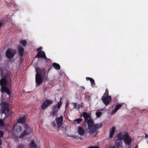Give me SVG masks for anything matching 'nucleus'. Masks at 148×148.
Wrapping results in <instances>:
<instances>
[{
  "label": "nucleus",
  "instance_id": "41",
  "mask_svg": "<svg viewBox=\"0 0 148 148\" xmlns=\"http://www.w3.org/2000/svg\"><path fill=\"white\" fill-rule=\"evenodd\" d=\"M80 105L79 104L78 105V107H77V108H78V109L80 107Z\"/></svg>",
  "mask_w": 148,
  "mask_h": 148
},
{
  "label": "nucleus",
  "instance_id": "15",
  "mask_svg": "<svg viewBox=\"0 0 148 148\" xmlns=\"http://www.w3.org/2000/svg\"><path fill=\"white\" fill-rule=\"evenodd\" d=\"M122 106V104H119L116 105L114 109L112 110L111 113V115H112L114 114Z\"/></svg>",
  "mask_w": 148,
  "mask_h": 148
},
{
  "label": "nucleus",
  "instance_id": "17",
  "mask_svg": "<svg viewBox=\"0 0 148 148\" xmlns=\"http://www.w3.org/2000/svg\"><path fill=\"white\" fill-rule=\"evenodd\" d=\"M14 130L17 132H20L22 131V128L21 126L17 125H14L13 127Z\"/></svg>",
  "mask_w": 148,
  "mask_h": 148
},
{
  "label": "nucleus",
  "instance_id": "10",
  "mask_svg": "<svg viewBox=\"0 0 148 148\" xmlns=\"http://www.w3.org/2000/svg\"><path fill=\"white\" fill-rule=\"evenodd\" d=\"M36 73H38V74L40 75L42 77L44 78V77H45L46 71L45 69H42L37 67L36 69Z\"/></svg>",
  "mask_w": 148,
  "mask_h": 148
},
{
  "label": "nucleus",
  "instance_id": "9",
  "mask_svg": "<svg viewBox=\"0 0 148 148\" xmlns=\"http://www.w3.org/2000/svg\"><path fill=\"white\" fill-rule=\"evenodd\" d=\"M43 81L42 77L38 75V73H36V86H39L42 83Z\"/></svg>",
  "mask_w": 148,
  "mask_h": 148
},
{
  "label": "nucleus",
  "instance_id": "14",
  "mask_svg": "<svg viewBox=\"0 0 148 148\" xmlns=\"http://www.w3.org/2000/svg\"><path fill=\"white\" fill-rule=\"evenodd\" d=\"M17 49L19 55L21 57L23 56L24 53V50L23 48L21 45H19L18 46Z\"/></svg>",
  "mask_w": 148,
  "mask_h": 148
},
{
  "label": "nucleus",
  "instance_id": "6",
  "mask_svg": "<svg viewBox=\"0 0 148 148\" xmlns=\"http://www.w3.org/2000/svg\"><path fill=\"white\" fill-rule=\"evenodd\" d=\"M53 102V101L48 99H46L44 102L41 104V108L43 110H45L49 106L51 105Z\"/></svg>",
  "mask_w": 148,
  "mask_h": 148
},
{
  "label": "nucleus",
  "instance_id": "39",
  "mask_svg": "<svg viewBox=\"0 0 148 148\" xmlns=\"http://www.w3.org/2000/svg\"><path fill=\"white\" fill-rule=\"evenodd\" d=\"M131 144H130V145H127V148H131Z\"/></svg>",
  "mask_w": 148,
  "mask_h": 148
},
{
  "label": "nucleus",
  "instance_id": "44",
  "mask_svg": "<svg viewBox=\"0 0 148 148\" xmlns=\"http://www.w3.org/2000/svg\"><path fill=\"white\" fill-rule=\"evenodd\" d=\"M147 135L146 134H145V137H147Z\"/></svg>",
  "mask_w": 148,
  "mask_h": 148
},
{
  "label": "nucleus",
  "instance_id": "16",
  "mask_svg": "<svg viewBox=\"0 0 148 148\" xmlns=\"http://www.w3.org/2000/svg\"><path fill=\"white\" fill-rule=\"evenodd\" d=\"M127 132H121L119 133L117 135V139L118 140H121L125 137V135Z\"/></svg>",
  "mask_w": 148,
  "mask_h": 148
},
{
  "label": "nucleus",
  "instance_id": "18",
  "mask_svg": "<svg viewBox=\"0 0 148 148\" xmlns=\"http://www.w3.org/2000/svg\"><path fill=\"white\" fill-rule=\"evenodd\" d=\"M29 148H37V146L34 140H32L29 143Z\"/></svg>",
  "mask_w": 148,
  "mask_h": 148
},
{
  "label": "nucleus",
  "instance_id": "12",
  "mask_svg": "<svg viewBox=\"0 0 148 148\" xmlns=\"http://www.w3.org/2000/svg\"><path fill=\"white\" fill-rule=\"evenodd\" d=\"M63 117L62 116H60L59 117H57L55 119L57 124V127H60L62 124Z\"/></svg>",
  "mask_w": 148,
  "mask_h": 148
},
{
  "label": "nucleus",
  "instance_id": "13",
  "mask_svg": "<svg viewBox=\"0 0 148 148\" xmlns=\"http://www.w3.org/2000/svg\"><path fill=\"white\" fill-rule=\"evenodd\" d=\"M58 109L57 108L56 106H54L52 109V111L50 112V115L53 118L55 116H57Z\"/></svg>",
  "mask_w": 148,
  "mask_h": 148
},
{
  "label": "nucleus",
  "instance_id": "40",
  "mask_svg": "<svg viewBox=\"0 0 148 148\" xmlns=\"http://www.w3.org/2000/svg\"><path fill=\"white\" fill-rule=\"evenodd\" d=\"M110 148H115V147L112 146H110Z\"/></svg>",
  "mask_w": 148,
  "mask_h": 148
},
{
  "label": "nucleus",
  "instance_id": "33",
  "mask_svg": "<svg viewBox=\"0 0 148 148\" xmlns=\"http://www.w3.org/2000/svg\"><path fill=\"white\" fill-rule=\"evenodd\" d=\"M87 148H99V147L98 146H90L88 147Z\"/></svg>",
  "mask_w": 148,
  "mask_h": 148
},
{
  "label": "nucleus",
  "instance_id": "43",
  "mask_svg": "<svg viewBox=\"0 0 148 148\" xmlns=\"http://www.w3.org/2000/svg\"><path fill=\"white\" fill-rule=\"evenodd\" d=\"M47 87H44V88L45 89H45H47Z\"/></svg>",
  "mask_w": 148,
  "mask_h": 148
},
{
  "label": "nucleus",
  "instance_id": "46",
  "mask_svg": "<svg viewBox=\"0 0 148 148\" xmlns=\"http://www.w3.org/2000/svg\"><path fill=\"white\" fill-rule=\"evenodd\" d=\"M45 78H45L46 80H47V77H45Z\"/></svg>",
  "mask_w": 148,
  "mask_h": 148
},
{
  "label": "nucleus",
  "instance_id": "11",
  "mask_svg": "<svg viewBox=\"0 0 148 148\" xmlns=\"http://www.w3.org/2000/svg\"><path fill=\"white\" fill-rule=\"evenodd\" d=\"M43 58L45 60H47V58L46 56L45 53L43 51H38L35 58Z\"/></svg>",
  "mask_w": 148,
  "mask_h": 148
},
{
  "label": "nucleus",
  "instance_id": "25",
  "mask_svg": "<svg viewBox=\"0 0 148 148\" xmlns=\"http://www.w3.org/2000/svg\"><path fill=\"white\" fill-rule=\"evenodd\" d=\"M61 98H60V101L58 102L56 104V106H57V108L58 109L60 108L61 107V105H62V103L63 102H61Z\"/></svg>",
  "mask_w": 148,
  "mask_h": 148
},
{
  "label": "nucleus",
  "instance_id": "35",
  "mask_svg": "<svg viewBox=\"0 0 148 148\" xmlns=\"http://www.w3.org/2000/svg\"><path fill=\"white\" fill-rule=\"evenodd\" d=\"M69 104V102L68 101H67L66 102V105H65V108H67L68 107Z\"/></svg>",
  "mask_w": 148,
  "mask_h": 148
},
{
  "label": "nucleus",
  "instance_id": "32",
  "mask_svg": "<svg viewBox=\"0 0 148 148\" xmlns=\"http://www.w3.org/2000/svg\"><path fill=\"white\" fill-rule=\"evenodd\" d=\"M51 125L53 127H56V123L54 121H52L51 122Z\"/></svg>",
  "mask_w": 148,
  "mask_h": 148
},
{
  "label": "nucleus",
  "instance_id": "31",
  "mask_svg": "<svg viewBox=\"0 0 148 148\" xmlns=\"http://www.w3.org/2000/svg\"><path fill=\"white\" fill-rule=\"evenodd\" d=\"M3 132L2 131H0V138L3 137Z\"/></svg>",
  "mask_w": 148,
  "mask_h": 148
},
{
  "label": "nucleus",
  "instance_id": "19",
  "mask_svg": "<svg viewBox=\"0 0 148 148\" xmlns=\"http://www.w3.org/2000/svg\"><path fill=\"white\" fill-rule=\"evenodd\" d=\"M82 115L85 119V121H87V120H88V119H89L90 118H91L90 115L86 112H83L82 113Z\"/></svg>",
  "mask_w": 148,
  "mask_h": 148
},
{
  "label": "nucleus",
  "instance_id": "3",
  "mask_svg": "<svg viewBox=\"0 0 148 148\" xmlns=\"http://www.w3.org/2000/svg\"><path fill=\"white\" fill-rule=\"evenodd\" d=\"M9 110L8 103L6 102L1 103L0 105V110L1 112L11 117L12 116V113H10Z\"/></svg>",
  "mask_w": 148,
  "mask_h": 148
},
{
  "label": "nucleus",
  "instance_id": "30",
  "mask_svg": "<svg viewBox=\"0 0 148 148\" xmlns=\"http://www.w3.org/2000/svg\"><path fill=\"white\" fill-rule=\"evenodd\" d=\"M24 145L22 144H20L18 146V148H24Z\"/></svg>",
  "mask_w": 148,
  "mask_h": 148
},
{
  "label": "nucleus",
  "instance_id": "24",
  "mask_svg": "<svg viewBox=\"0 0 148 148\" xmlns=\"http://www.w3.org/2000/svg\"><path fill=\"white\" fill-rule=\"evenodd\" d=\"M82 121V119L81 118L75 119L74 121V124L76 125L78 124L79 123Z\"/></svg>",
  "mask_w": 148,
  "mask_h": 148
},
{
  "label": "nucleus",
  "instance_id": "22",
  "mask_svg": "<svg viewBox=\"0 0 148 148\" xmlns=\"http://www.w3.org/2000/svg\"><path fill=\"white\" fill-rule=\"evenodd\" d=\"M86 79L87 80H89L90 81L92 86H95V82L94 80L92 78L89 77H86Z\"/></svg>",
  "mask_w": 148,
  "mask_h": 148
},
{
  "label": "nucleus",
  "instance_id": "20",
  "mask_svg": "<svg viewBox=\"0 0 148 148\" xmlns=\"http://www.w3.org/2000/svg\"><path fill=\"white\" fill-rule=\"evenodd\" d=\"M78 132L79 134L81 135H83L85 134L84 130L81 127H78Z\"/></svg>",
  "mask_w": 148,
  "mask_h": 148
},
{
  "label": "nucleus",
  "instance_id": "1",
  "mask_svg": "<svg viewBox=\"0 0 148 148\" xmlns=\"http://www.w3.org/2000/svg\"><path fill=\"white\" fill-rule=\"evenodd\" d=\"M26 118L25 116H23L18 120V122L22 123L24 129L19 137L20 138H23L26 135H29L32 130L31 127L26 123Z\"/></svg>",
  "mask_w": 148,
  "mask_h": 148
},
{
  "label": "nucleus",
  "instance_id": "38",
  "mask_svg": "<svg viewBox=\"0 0 148 148\" xmlns=\"http://www.w3.org/2000/svg\"><path fill=\"white\" fill-rule=\"evenodd\" d=\"M2 143L1 139H0V148H2V147L1 146V145H2Z\"/></svg>",
  "mask_w": 148,
  "mask_h": 148
},
{
  "label": "nucleus",
  "instance_id": "36",
  "mask_svg": "<svg viewBox=\"0 0 148 148\" xmlns=\"http://www.w3.org/2000/svg\"><path fill=\"white\" fill-rule=\"evenodd\" d=\"M0 71H1V75L2 76H3L4 75H3V71L1 69H0Z\"/></svg>",
  "mask_w": 148,
  "mask_h": 148
},
{
  "label": "nucleus",
  "instance_id": "2",
  "mask_svg": "<svg viewBox=\"0 0 148 148\" xmlns=\"http://www.w3.org/2000/svg\"><path fill=\"white\" fill-rule=\"evenodd\" d=\"M85 122L88 124L90 132L92 133H94L97 129L101 127L102 126V124L101 123L94 124V122L91 118H90Z\"/></svg>",
  "mask_w": 148,
  "mask_h": 148
},
{
  "label": "nucleus",
  "instance_id": "27",
  "mask_svg": "<svg viewBox=\"0 0 148 148\" xmlns=\"http://www.w3.org/2000/svg\"><path fill=\"white\" fill-rule=\"evenodd\" d=\"M102 114V113L100 111H97L96 113V115L98 117H100Z\"/></svg>",
  "mask_w": 148,
  "mask_h": 148
},
{
  "label": "nucleus",
  "instance_id": "37",
  "mask_svg": "<svg viewBox=\"0 0 148 148\" xmlns=\"http://www.w3.org/2000/svg\"><path fill=\"white\" fill-rule=\"evenodd\" d=\"M42 49V47H39V48H38L37 50V51H41V50Z\"/></svg>",
  "mask_w": 148,
  "mask_h": 148
},
{
  "label": "nucleus",
  "instance_id": "28",
  "mask_svg": "<svg viewBox=\"0 0 148 148\" xmlns=\"http://www.w3.org/2000/svg\"><path fill=\"white\" fill-rule=\"evenodd\" d=\"M115 145L116 148H119L120 145V142L118 141L116 142V143H115Z\"/></svg>",
  "mask_w": 148,
  "mask_h": 148
},
{
  "label": "nucleus",
  "instance_id": "23",
  "mask_svg": "<svg viewBox=\"0 0 148 148\" xmlns=\"http://www.w3.org/2000/svg\"><path fill=\"white\" fill-rule=\"evenodd\" d=\"M52 66L56 69L58 70L60 69V66L59 64L55 62H54L52 64Z\"/></svg>",
  "mask_w": 148,
  "mask_h": 148
},
{
  "label": "nucleus",
  "instance_id": "21",
  "mask_svg": "<svg viewBox=\"0 0 148 148\" xmlns=\"http://www.w3.org/2000/svg\"><path fill=\"white\" fill-rule=\"evenodd\" d=\"M115 130V127H112L110 132L109 138H111L113 137V136L114 134Z\"/></svg>",
  "mask_w": 148,
  "mask_h": 148
},
{
  "label": "nucleus",
  "instance_id": "42",
  "mask_svg": "<svg viewBox=\"0 0 148 148\" xmlns=\"http://www.w3.org/2000/svg\"><path fill=\"white\" fill-rule=\"evenodd\" d=\"M82 89L83 90H84L85 89V88L83 86L82 87Z\"/></svg>",
  "mask_w": 148,
  "mask_h": 148
},
{
  "label": "nucleus",
  "instance_id": "8",
  "mask_svg": "<svg viewBox=\"0 0 148 148\" xmlns=\"http://www.w3.org/2000/svg\"><path fill=\"white\" fill-rule=\"evenodd\" d=\"M124 135L125 137L123 140L125 144L127 145H130L132 140V138L128 133Z\"/></svg>",
  "mask_w": 148,
  "mask_h": 148
},
{
  "label": "nucleus",
  "instance_id": "5",
  "mask_svg": "<svg viewBox=\"0 0 148 148\" xmlns=\"http://www.w3.org/2000/svg\"><path fill=\"white\" fill-rule=\"evenodd\" d=\"M111 99V96L109 95V90L108 89H106L105 92L101 97V100L104 104L107 106L109 105Z\"/></svg>",
  "mask_w": 148,
  "mask_h": 148
},
{
  "label": "nucleus",
  "instance_id": "45",
  "mask_svg": "<svg viewBox=\"0 0 148 148\" xmlns=\"http://www.w3.org/2000/svg\"><path fill=\"white\" fill-rule=\"evenodd\" d=\"M137 145H136L135 147V148H137Z\"/></svg>",
  "mask_w": 148,
  "mask_h": 148
},
{
  "label": "nucleus",
  "instance_id": "7",
  "mask_svg": "<svg viewBox=\"0 0 148 148\" xmlns=\"http://www.w3.org/2000/svg\"><path fill=\"white\" fill-rule=\"evenodd\" d=\"M16 53L15 50L8 49L6 52V56L8 58L10 59L13 58Z\"/></svg>",
  "mask_w": 148,
  "mask_h": 148
},
{
  "label": "nucleus",
  "instance_id": "34",
  "mask_svg": "<svg viewBox=\"0 0 148 148\" xmlns=\"http://www.w3.org/2000/svg\"><path fill=\"white\" fill-rule=\"evenodd\" d=\"M74 105V108H77V104L76 103H73Z\"/></svg>",
  "mask_w": 148,
  "mask_h": 148
},
{
  "label": "nucleus",
  "instance_id": "29",
  "mask_svg": "<svg viewBox=\"0 0 148 148\" xmlns=\"http://www.w3.org/2000/svg\"><path fill=\"white\" fill-rule=\"evenodd\" d=\"M4 125V124L3 122V120L0 119V127L1 126H3Z\"/></svg>",
  "mask_w": 148,
  "mask_h": 148
},
{
  "label": "nucleus",
  "instance_id": "4",
  "mask_svg": "<svg viewBox=\"0 0 148 148\" xmlns=\"http://www.w3.org/2000/svg\"><path fill=\"white\" fill-rule=\"evenodd\" d=\"M7 82L6 79L3 78L0 80V85L1 86V92H5L8 95H10V92L9 89L6 86Z\"/></svg>",
  "mask_w": 148,
  "mask_h": 148
},
{
  "label": "nucleus",
  "instance_id": "26",
  "mask_svg": "<svg viewBox=\"0 0 148 148\" xmlns=\"http://www.w3.org/2000/svg\"><path fill=\"white\" fill-rule=\"evenodd\" d=\"M20 43L23 46L25 47L27 43V42L25 40H23L21 41L20 42Z\"/></svg>",
  "mask_w": 148,
  "mask_h": 148
}]
</instances>
